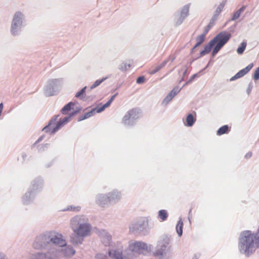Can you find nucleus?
<instances>
[{
    "instance_id": "nucleus-6",
    "label": "nucleus",
    "mask_w": 259,
    "mask_h": 259,
    "mask_svg": "<svg viewBox=\"0 0 259 259\" xmlns=\"http://www.w3.org/2000/svg\"><path fill=\"white\" fill-rule=\"evenodd\" d=\"M24 21V15L20 12H16L13 17L11 27V32L12 35H18L21 31L22 23Z\"/></svg>"
},
{
    "instance_id": "nucleus-33",
    "label": "nucleus",
    "mask_w": 259,
    "mask_h": 259,
    "mask_svg": "<svg viewBox=\"0 0 259 259\" xmlns=\"http://www.w3.org/2000/svg\"><path fill=\"white\" fill-rule=\"evenodd\" d=\"M130 67L131 65L130 64L122 63L119 65L118 68L119 70L123 72L128 69Z\"/></svg>"
},
{
    "instance_id": "nucleus-4",
    "label": "nucleus",
    "mask_w": 259,
    "mask_h": 259,
    "mask_svg": "<svg viewBox=\"0 0 259 259\" xmlns=\"http://www.w3.org/2000/svg\"><path fill=\"white\" fill-rule=\"evenodd\" d=\"M170 250V239L167 237H164L158 241L154 255L157 257V259H162L169 255Z\"/></svg>"
},
{
    "instance_id": "nucleus-35",
    "label": "nucleus",
    "mask_w": 259,
    "mask_h": 259,
    "mask_svg": "<svg viewBox=\"0 0 259 259\" xmlns=\"http://www.w3.org/2000/svg\"><path fill=\"white\" fill-rule=\"evenodd\" d=\"M224 6H225L224 4H223V3L220 4L219 5V6L218 7V8H217L216 10L215 11L214 15H215V16H219L220 13L223 9Z\"/></svg>"
},
{
    "instance_id": "nucleus-15",
    "label": "nucleus",
    "mask_w": 259,
    "mask_h": 259,
    "mask_svg": "<svg viewBox=\"0 0 259 259\" xmlns=\"http://www.w3.org/2000/svg\"><path fill=\"white\" fill-rule=\"evenodd\" d=\"M253 67V64H249L248 66H247L245 68L241 69L238 72H237L234 76L231 78L230 80L233 81L235 79L239 78L246 74H247Z\"/></svg>"
},
{
    "instance_id": "nucleus-14",
    "label": "nucleus",
    "mask_w": 259,
    "mask_h": 259,
    "mask_svg": "<svg viewBox=\"0 0 259 259\" xmlns=\"http://www.w3.org/2000/svg\"><path fill=\"white\" fill-rule=\"evenodd\" d=\"M107 196L109 200L110 204L117 203L121 198L120 192L116 190L108 193Z\"/></svg>"
},
{
    "instance_id": "nucleus-39",
    "label": "nucleus",
    "mask_w": 259,
    "mask_h": 259,
    "mask_svg": "<svg viewBox=\"0 0 259 259\" xmlns=\"http://www.w3.org/2000/svg\"><path fill=\"white\" fill-rule=\"evenodd\" d=\"M80 209L79 207H75L71 206L67 207L66 208L63 209V211H78Z\"/></svg>"
},
{
    "instance_id": "nucleus-16",
    "label": "nucleus",
    "mask_w": 259,
    "mask_h": 259,
    "mask_svg": "<svg viewBox=\"0 0 259 259\" xmlns=\"http://www.w3.org/2000/svg\"><path fill=\"white\" fill-rule=\"evenodd\" d=\"M181 90V88L179 87L174 88L164 99L162 102L163 104H165V105L167 104Z\"/></svg>"
},
{
    "instance_id": "nucleus-54",
    "label": "nucleus",
    "mask_w": 259,
    "mask_h": 259,
    "mask_svg": "<svg viewBox=\"0 0 259 259\" xmlns=\"http://www.w3.org/2000/svg\"><path fill=\"white\" fill-rule=\"evenodd\" d=\"M117 93L115 94V95H113L111 98L109 99V101L111 102V103L113 102V101L114 100L115 97L117 96Z\"/></svg>"
},
{
    "instance_id": "nucleus-40",
    "label": "nucleus",
    "mask_w": 259,
    "mask_h": 259,
    "mask_svg": "<svg viewBox=\"0 0 259 259\" xmlns=\"http://www.w3.org/2000/svg\"><path fill=\"white\" fill-rule=\"evenodd\" d=\"M212 27V25H211V23H208V24L205 27L203 34L206 35Z\"/></svg>"
},
{
    "instance_id": "nucleus-29",
    "label": "nucleus",
    "mask_w": 259,
    "mask_h": 259,
    "mask_svg": "<svg viewBox=\"0 0 259 259\" xmlns=\"http://www.w3.org/2000/svg\"><path fill=\"white\" fill-rule=\"evenodd\" d=\"M229 127L227 125H223L217 131V134L218 135H222L223 134H226L228 132Z\"/></svg>"
},
{
    "instance_id": "nucleus-60",
    "label": "nucleus",
    "mask_w": 259,
    "mask_h": 259,
    "mask_svg": "<svg viewBox=\"0 0 259 259\" xmlns=\"http://www.w3.org/2000/svg\"><path fill=\"white\" fill-rule=\"evenodd\" d=\"M196 48H195V46L192 48V51H193Z\"/></svg>"
},
{
    "instance_id": "nucleus-12",
    "label": "nucleus",
    "mask_w": 259,
    "mask_h": 259,
    "mask_svg": "<svg viewBox=\"0 0 259 259\" xmlns=\"http://www.w3.org/2000/svg\"><path fill=\"white\" fill-rule=\"evenodd\" d=\"M190 4H187L182 8L179 17L176 22L177 25H181L185 19L189 15Z\"/></svg>"
},
{
    "instance_id": "nucleus-28",
    "label": "nucleus",
    "mask_w": 259,
    "mask_h": 259,
    "mask_svg": "<svg viewBox=\"0 0 259 259\" xmlns=\"http://www.w3.org/2000/svg\"><path fill=\"white\" fill-rule=\"evenodd\" d=\"M195 121L194 119L193 115L192 114H189L186 118V121L187 125L189 126H191L193 125Z\"/></svg>"
},
{
    "instance_id": "nucleus-50",
    "label": "nucleus",
    "mask_w": 259,
    "mask_h": 259,
    "mask_svg": "<svg viewBox=\"0 0 259 259\" xmlns=\"http://www.w3.org/2000/svg\"><path fill=\"white\" fill-rule=\"evenodd\" d=\"M49 147V144H46L45 145H42L39 149V151H42L45 150V148H48Z\"/></svg>"
},
{
    "instance_id": "nucleus-22",
    "label": "nucleus",
    "mask_w": 259,
    "mask_h": 259,
    "mask_svg": "<svg viewBox=\"0 0 259 259\" xmlns=\"http://www.w3.org/2000/svg\"><path fill=\"white\" fill-rule=\"evenodd\" d=\"M167 63V60H164L160 64L155 66L151 69L150 74H154L164 67Z\"/></svg>"
},
{
    "instance_id": "nucleus-41",
    "label": "nucleus",
    "mask_w": 259,
    "mask_h": 259,
    "mask_svg": "<svg viewBox=\"0 0 259 259\" xmlns=\"http://www.w3.org/2000/svg\"><path fill=\"white\" fill-rule=\"evenodd\" d=\"M41 186H42V183H41V181L38 182V184L34 183L33 185V188H32L33 190L35 191L36 190H37L38 189V187L39 188H41Z\"/></svg>"
},
{
    "instance_id": "nucleus-24",
    "label": "nucleus",
    "mask_w": 259,
    "mask_h": 259,
    "mask_svg": "<svg viewBox=\"0 0 259 259\" xmlns=\"http://www.w3.org/2000/svg\"><path fill=\"white\" fill-rule=\"evenodd\" d=\"M168 217V213L166 210L161 209L158 211V218L161 220V221L166 220Z\"/></svg>"
},
{
    "instance_id": "nucleus-18",
    "label": "nucleus",
    "mask_w": 259,
    "mask_h": 259,
    "mask_svg": "<svg viewBox=\"0 0 259 259\" xmlns=\"http://www.w3.org/2000/svg\"><path fill=\"white\" fill-rule=\"evenodd\" d=\"M108 253L109 256L112 259H127L122 255V251L120 249L109 250Z\"/></svg>"
},
{
    "instance_id": "nucleus-19",
    "label": "nucleus",
    "mask_w": 259,
    "mask_h": 259,
    "mask_svg": "<svg viewBox=\"0 0 259 259\" xmlns=\"http://www.w3.org/2000/svg\"><path fill=\"white\" fill-rule=\"evenodd\" d=\"M84 237V236L74 233V234H72L70 237V242L74 245L81 244L82 243Z\"/></svg>"
},
{
    "instance_id": "nucleus-25",
    "label": "nucleus",
    "mask_w": 259,
    "mask_h": 259,
    "mask_svg": "<svg viewBox=\"0 0 259 259\" xmlns=\"http://www.w3.org/2000/svg\"><path fill=\"white\" fill-rule=\"evenodd\" d=\"M183 223L182 219L178 222L176 226V230L179 236H181L183 233Z\"/></svg>"
},
{
    "instance_id": "nucleus-53",
    "label": "nucleus",
    "mask_w": 259,
    "mask_h": 259,
    "mask_svg": "<svg viewBox=\"0 0 259 259\" xmlns=\"http://www.w3.org/2000/svg\"><path fill=\"white\" fill-rule=\"evenodd\" d=\"M246 8V7L245 6H243L241 8H240L238 11L241 14L243 11H244V10Z\"/></svg>"
},
{
    "instance_id": "nucleus-44",
    "label": "nucleus",
    "mask_w": 259,
    "mask_h": 259,
    "mask_svg": "<svg viewBox=\"0 0 259 259\" xmlns=\"http://www.w3.org/2000/svg\"><path fill=\"white\" fill-rule=\"evenodd\" d=\"M145 78L144 76H142L139 77L137 79L136 82L137 83L140 84V83H143L145 81Z\"/></svg>"
},
{
    "instance_id": "nucleus-2",
    "label": "nucleus",
    "mask_w": 259,
    "mask_h": 259,
    "mask_svg": "<svg viewBox=\"0 0 259 259\" xmlns=\"http://www.w3.org/2000/svg\"><path fill=\"white\" fill-rule=\"evenodd\" d=\"M238 247L240 252L247 256H249L259 248V226L256 233L252 234L250 231L242 232Z\"/></svg>"
},
{
    "instance_id": "nucleus-52",
    "label": "nucleus",
    "mask_w": 259,
    "mask_h": 259,
    "mask_svg": "<svg viewBox=\"0 0 259 259\" xmlns=\"http://www.w3.org/2000/svg\"><path fill=\"white\" fill-rule=\"evenodd\" d=\"M252 156V153L251 152H248L245 155V157L247 159L250 158Z\"/></svg>"
},
{
    "instance_id": "nucleus-51",
    "label": "nucleus",
    "mask_w": 259,
    "mask_h": 259,
    "mask_svg": "<svg viewBox=\"0 0 259 259\" xmlns=\"http://www.w3.org/2000/svg\"><path fill=\"white\" fill-rule=\"evenodd\" d=\"M87 118L85 114L83 115L80 116L78 118V121H81Z\"/></svg>"
},
{
    "instance_id": "nucleus-3",
    "label": "nucleus",
    "mask_w": 259,
    "mask_h": 259,
    "mask_svg": "<svg viewBox=\"0 0 259 259\" xmlns=\"http://www.w3.org/2000/svg\"><path fill=\"white\" fill-rule=\"evenodd\" d=\"M70 227L75 234L84 237L90 235L92 229L88 219L81 215H76L72 218Z\"/></svg>"
},
{
    "instance_id": "nucleus-59",
    "label": "nucleus",
    "mask_w": 259,
    "mask_h": 259,
    "mask_svg": "<svg viewBox=\"0 0 259 259\" xmlns=\"http://www.w3.org/2000/svg\"><path fill=\"white\" fill-rule=\"evenodd\" d=\"M22 156H23V158H24L25 157H26V154H22Z\"/></svg>"
},
{
    "instance_id": "nucleus-38",
    "label": "nucleus",
    "mask_w": 259,
    "mask_h": 259,
    "mask_svg": "<svg viewBox=\"0 0 259 259\" xmlns=\"http://www.w3.org/2000/svg\"><path fill=\"white\" fill-rule=\"evenodd\" d=\"M205 36L206 35H205V34L202 33L200 35L197 36L196 38L197 42H200V44H201L204 41Z\"/></svg>"
},
{
    "instance_id": "nucleus-23",
    "label": "nucleus",
    "mask_w": 259,
    "mask_h": 259,
    "mask_svg": "<svg viewBox=\"0 0 259 259\" xmlns=\"http://www.w3.org/2000/svg\"><path fill=\"white\" fill-rule=\"evenodd\" d=\"M31 195H34L33 192L29 191L23 196L22 198V201L24 204H27L31 201Z\"/></svg>"
},
{
    "instance_id": "nucleus-13",
    "label": "nucleus",
    "mask_w": 259,
    "mask_h": 259,
    "mask_svg": "<svg viewBox=\"0 0 259 259\" xmlns=\"http://www.w3.org/2000/svg\"><path fill=\"white\" fill-rule=\"evenodd\" d=\"M96 203L102 207H105L110 204L107 195L99 194L96 196Z\"/></svg>"
},
{
    "instance_id": "nucleus-20",
    "label": "nucleus",
    "mask_w": 259,
    "mask_h": 259,
    "mask_svg": "<svg viewBox=\"0 0 259 259\" xmlns=\"http://www.w3.org/2000/svg\"><path fill=\"white\" fill-rule=\"evenodd\" d=\"M215 45L214 40H211L208 44L205 45L204 50L200 52V56H203L206 54L209 53L211 50L212 47Z\"/></svg>"
},
{
    "instance_id": "nucleus-27",
    "label": "nucleus",
    "mask_w": 259,
    "mask_h": 259,
    "mask_svg": "<svg viewBox=\"0 0 259 259\" xmlns=\"http://www.w3.org/2000/svg\"><path fill=\"white\" fill-rule=\"evenodd\" d=\"M32 259H47L46 253L44 252H37L33 254L32 256Z\"/></svg>"
},
{
    "instance_id": "nucleus-9",
    "label": "nucleus",
    "mask_w": 259,
    "mask_h": 259,
    "mask_svg": "<svg viewBox=\"0 0 259 259\" xmlns=\"http://www.w3.org/2000/svg\"><path fill=\"white\" fill-rule=\"evenodd\" d=\"M130 250L137 253H144L149 250L147 244L141 241H131L129 244Z\"/></svg>"
},
{
    "instance_id": "nucleus-8",
    "label": "nucleus",
    "mask_w": 259,
    "mask_h": 259,
    "mask_svg": "<svg viewBox=\"0 0 259 259\" xmlns=\"http://www.w3.org/2000/svg\"><path fill=\"white\" fill-rule=\"evenodd\" d=\"M139 117V110L134 108L129 110L124 116L122 122L124 125L131 126L134 124L135 120Z\"/></svg>"
},
{
    "instance_id": "nucleus-11",
    "label": "nucleus",
    "mask_w": 259,
    "mask_h": 259,
    "mask_svg": "<svg viewBox=\"0 0 259 259\" xmlns=\"http://www.w3.org/2000/svg\"><path fill=\"white\" fill-rule=\"evenodd\" d=\"M148 224V220L147 218H143L133 224L130 227V230L132 231L136 230H142L144 229Z\"/></svg>"
},
{
    "instance_id": "nucleus-58",
    "label": "nucleus",
    "mask_w": 259,
    "mask_h": 259,
    "mask_svg": "<svg viewBox=\"0 0 259 259\" xmlns=\"http://www.w3.org/2000/svg\"><path fill=\"white\" fill-rule=\"evenodd\" d=\"M201 44H200V42H197L196 44L195 45V48H197V47H198Z\"/></svg>"
},
{
    "instance_id": "nucleus-17",
    "label": "nucleus",
    "mask_w": 259,
    "mask_h": 259,
    "mask_svg": "<svg viewBox=\"0 0 259 259\" xmlns=\"http://www.w3.org/2000/svg\"><path fill=\"white\" fill-rule=\"evenodd\" d=\"M47 259H56L60 256V249L52 248L45 252Z\"/></svg>"
},
{
    "instance_id": "nucleus-7",
    "label": "nucleus",
    "mask_w": 259,
    "mask_h": 259,
    "mask_svg": "<svg viewBox=\"0 0 259 259\" xmlns=\"http://www.w3.org/2000/svg\"><path fill=\"white\" fill-rule=\"evenodd\" d=\"M62 84V80L61 78L50 80L45 89V95L48 97L55 95L58 92Z\"/></svg>"
},
{
    "instance_id": "nucleus-46",
    "label": "nucleus",
    "mask_w": 259,
    "mask_h": 259,
    "mask_svg": "<svg viewBox=\"0 0 259 259\" xmlns=\"http://www.w3.org/2000/svg\"><path fill=\"white\" fill-rule=\"evenodd\" d=\"M198 76V74H197V73H196V74H193V75L190 77V78L189 79V80L185 83V85H187V84H189V83H191V82L194 80V79L196 76Z\"/></svg>"
},
{
    "instance_id": "nucleus-32",
    "label": "nucleus",
    "mask_w": 259,
    "mask_h": 259,
    "mask_svg": "<svg viewBox=\"0 0 259 259\" xmlns=\"http://www.w3.org/2000/svg\"><path fill=\"white\" fill-rule=\"evenodd\" d=\"M87 87H85L83 88L80 91L77 92L75 95V97L78 98L80 99H83L84 97L85 90L86 89Z\"/></svg>"
},
{
    "instance_id": "nucleus-37",
    "label": "nucleus",
    "mask_w": 259,
    "mask_h": 259,
    "mask_svg": "<svg viewBox=\"0 0 259 259\" xmlns=\"http://www.w3.org/2000/svg\"><path fill=\"white\" fill-rule=\"evenodd\" d=\"M222 47L223 46L217 43L212 51V55L213 56H215Z\"/></svg>"
},
{
    "instance_id": "nucleus-57",
    "label": "nucleus",
    "mask_w": 259,
    "mask_h": 259,
    "mask_svg": "<svg viewBox=\"0 0 259 259\" xmlns=\"http://www.w3.org/2000/svg\"><path fill=\"white\" fill-rule=\"evenodd\" d=\"M0 259H8L3 254H0Z\"/></svg>"
},
{
    "instance_id": "nucleus-26",
    "label": "nucleus",
    "mask_w": 259,
    "mask_h": 259,
    "mask_svg": "<svg viewBox=\"0 0 259 259\" xmlns=\"http://www.w3.org/2000/svg\"><path fill=\"white\" fill-rule=\"evenodd\" d=\"M74 104L72 102L68 103L61 109V112L63 114H66L68 111L71 110V107Z\"/></svg>"
},
{
    "instance_id": "nucleus-5",
    "label": "nucleus",
    "mask_w": 259,
    "mask_h": 259,
    "mask_svg": "<svg viewBox=\"0 0 259 259\" xmlns=\"http://www.w3.org/2000/svg\"><path fill=\"white\" fill-rule=\"evenodd\" d=\"M78 111L79 110L72 112L69 116L64 117L62 120L57 122V124L55 126H54V125L55 124V122L57 120L59 115H57L54 116L49 121L48 124L44 127L42 131L47 133H50L51 134L55 133L62 125L68 122L71 117L76 114Z\"/></svg>"
},
{
    "instance_id": "nucleus-34",
    "label": "nucleus",
    "mask_w": 259,
    "mask_h": 259,
    "mask_svg": "<svg viewBox=\"0 0 259 259\" xmlns=\"http://www.w3.org/2000/svg\"><path fill=\"white\" fill-rule=\"evenodd\" d=\"M111 104V102L108 101L106 103L104 104L101 107L98 106V109H97V113H100L102 111H104L105 109L110 106Z\"/></svg>"
},
{
    "instance_id": "nucleus-42",
    "label": "nucleus",
    "mask_w": 259,
    "mask_h": 259,
    "mask_svg": "<svg viewBox=\"0 0 259 259\" xmlns=\"http://www.w3.org/2000/svg\"><path fill=\"white\" fill-rule=\"evenodd\" d=\"M253 79L255 80H257L259 79V67L255 70L254 72Z\"/></svg>"
},
{
    "instance_id": "nucleus-45",
    "label": "nucleus",
    "mask_w": 259,
    "mask_h": 259,
    "mask_svg": "<svg viewBox=\"0 0 259 259\" xmlns=\"http://www.w3.org/2000/svg\"><path fill=\"white\" fill-rule=\"evenodd\" d=\"M176 58V56L175 54H172L170 55L167 59H165V60H167V62L169 61H170L171 62H172Z\"/></svg>"
},
{
    "instance_id": "nucleus-49",
    "label": "nucleus",
    "mask_w": 259,
    "mask_h": 259,
    "mask_svg": "<svg viewBox=\"0 0 259 259\" xmlns=\"http://www.w3.org/2000/svg\"><path fill=\"white\" fill-rule=\"evenodd\" d=\"M106 255H105L103 254H101V253L97 254L96 255V259H106Z\"/></svg>"
},
{
    "instance_id": "nucleus-48",
    "label": "nucleus",
    "mask_w": 259,
    "mask_h": 259,
    "mask_svg": "<svg viewBox=\"0 0 259 259\" xmlns=\"http://www.w3.org/2000/svg\"><path fill=\"white\" fill-rule=\"evenodd\" d=\"M218 17V16H215L213 14L209 23H211V25L213 26L214 22L217 20Z\"/></svg>"
},
{
    "instance_id": "nucleus-47",
    "label": "nucleus",
    "mask_w": 259,
    "mask_h": 259,
    "mask_svg": "<svg viewBox=\"0 0 259 259\" xmlns=\"http://www.w3.org/2000/svg\"><path fill=\"white\" fill-rule=\"evenodd\" d=\"M253 88V84L252 82H250L248 84V88L246 90V92L248 95H249Z\"/></svg>"
},
{
    "instance_id": "nucleus-1",
    "label": "nucleus",
    "mask_w": 259,
    "mask_h": 259,
    "mask_svg": "<svg viewBox=\"0 0 259 259\" xmlns=\"http://www.w3.org/2000/svg\"><path fill=\"white\" fill-rule=\"evenodd\" d=\"M54 245L61 247L60 249V256L69 258L75 253V250L73 247L67 245V242L62 234L56 231H49L37 236L33 243V246L36 249H45L49 245Z\"/></svg>"
},
{
    "instance_id": "nucleus-31",
    "label": "nucleus",
    "mask_w": 259,
    "mask_h": 259,
    "mask_svg": "<svg viewBox=\"0 0 259 259\" xmlns=\"http://www.w3.org/2000/svg\"><path fill=\"white\" fill-rule=\"evenodd\" d=\"M246 45H247L246 42H242L241 44V46L239 48H238V49L237 50V53L239 55L242 54L245 51Z\"/></svg>"
},
{
    "instance_id": "nucleus-21",
    "label": "nucleus",
    "mask_w": 259,
    "mask_h": 259,
    "mask_svg": "<svg viewBox=\"0 0 259 259\" xmlns=\"http://www.w3.org/2000/svg\"><path fill=\"white\" fill-rule=\"evenodd\" d=\"M100 235L102 238V241L106 246L110 244L111 237L108 233L103 231L100 233Z\"/></svg>"
},
{
    "instance_id": "nucleus-36",
    "label": "nucleus",
    "mask_w": 259,
    "mask_h": 259,
    "mask_svg": "<svg viewBox=\"0 0 259 259\" xmlns=\"http://www.w3.org/2000/svg\"><path fill=\"white\" fill-rule=\"evenodd\" d=\"M98 109V107L92 109L90 111L86 112L85 115L87 118H89L94 115V114L96 112L97 113V109Z\"/></svg>"
},
{
    "instance_id": "nucleus-55",
    "label": "nucleus",
    "mask_w": 259,
    "mask_h": 259,
    "mask_svg": "<svg viewBox=\"0 0 259 259\" xmlns=\"http://www.w3.org/2000/svg\"><path fill=\"white\" fill-rule=\"evenodd\" d=\"M44 138V137L43 136H41L36 142L34 144V145H35V144H36L37 143H38L40 141H41Z\"/></svg>"
},
{
    "instance_id": "nucleus-30",
    "label": "nucleus",
    "mask_w": 259,
    "mask_h": 259,
    "mask_svg": "<svg viewBox=\"0 0 259 259\" xmlns=\"http://www.w3.org/2000/svg\"><path fill=\"white\" fill-rule=\"evenodd\" d=\"M107 78V77H103L101 79H98L96 80L94 83L90 87V89L92 90L94 88H96L98 86H99L100 84H101L104 80H105Z\"/></svg>"
},
{
    "instance_id": "nucleus-43",
    "label": "nucleus",
    "mask_w": 259,
    "mask_h": 259,
    "mask_svg": "<svg viewBox=\"0 0 259 259\" xmlns=\"http://www.w3.org/2000/svg\"><path fill=\"white\" fill-rule=\"evenodd\" d=\"M240 13L238 11H237L233 15L231 20L232 21H234L235 20H236L237 18H238L240 16Z\"/></svg>"
},
{
    "instance_id": "nucleus-56",
    "label": "nucleus",
    "mask_w": 259,
    "mask_h": 259,
    "mask_svg": "<svg viewBox=\"0 0 259 259\" xmlns=\"http://www.w3.org/2000/svg\"><path fill=\"white\" fill-rule=\"evenodd\" d=\"M187 69H186L185 70L184 72V73H183V77H184L185 75H186V74H187ZM183 78H184V77H183V78H182V80H181L180 81H181L182 80H183Z\"/></svg>"
},
{
    "instance_id": "nucleus-10",
    "label": "nucleus",
    "mask_w": 259,
    "mask_h": 259,
    "mask_svg": "<svg viewBox=\"0 0 259 259\" xmlns=\"http://www.w3.org/2000/svg\"><path fill=\"white\" fill-rule=\"evenodd\" d=\"M231 36V35L230 33L222 31L217 35L212 40H214L215 44L218 42V44L223 47L228 42Z\"/></svg>"
}]
</instances>
